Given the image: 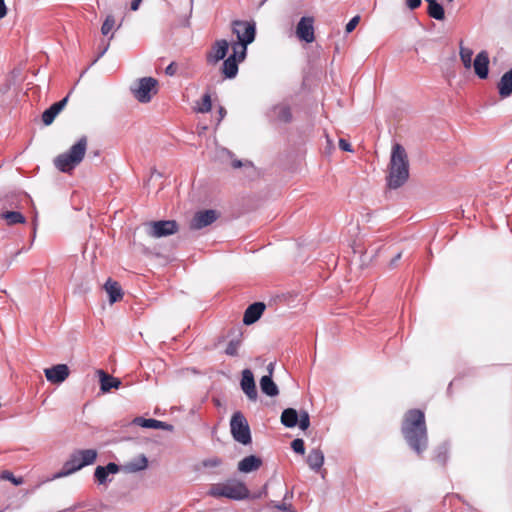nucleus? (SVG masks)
Listing matches in <instances>:
<instances>
[{
	"instance_id": "30",
	"label": "nucleus",
	"mask_w": 512,
	"mask_h": 512,
	"mask_svg": "<svg viewBox=\"0 0 512 512\" xmlns=\"http://www.w3.org/2000/svg\"><path fill=\"white\" fill-rule=\"evenodd\" d=\"M0 218L6 221L9 226L26 223L25 216L18 211H3Z\"/></svg>"
},
{
	"instance_id": "34",
	"label": "nucleus",
	"mask_w": 512,
	"mask_h": 512,
	"mask_svg": "<svg viewBox=\"0 0 512 512\" xmlns=\"http://www.w3.org/2000/svg\"><path fill=\"white\" fill-rule=\"evenodd\" d=\"M435 460L441 464L445 465L448 460V447L446 444H443L437 448V454L435 456Z\"/></svg>"
},
{
	"instance_id": "45",
	"label": "nucleus",
	"mask_w": 512,
	"mask_h": 512,
	"mask_svg": "<svg viewBox=\"0 0 512 512\" xmlns=\"http://www.w3.org/2000/svg\"><path fill=\"white\" fill-rule=\"evenodd\" d=\"M177 72V65L175 62H171L165 69V74L168 76H174Z\"/></svg>"
},
{
	"instance_id": "52",
	"label": "nucleus",
	"mask_w": 512,
	"mask_h": 512,
	"mask_svg": "<svg viewBox=\"0 0 512 512\" xmlns=\"http://www.w3.org/2000/svg\"><path fill=\"white\" fill-rule=\"evenodd\" d=\"M402 257V252H398L390 261V266H395L396 263L401 259Z\"/></svg>"
},
{
	"instance_id": "16",
	"label": "nucleus",
	"mask_w": 512,
	"mask_h": 512,
	"mask_svg": "<svg viewBox=\"0 0 512 512\" xmlns=\"http://www.w3.org/2000/svg\"><path fill=\"white\" fill-rule=\"evenodd\" d=\"M148 467V459L144 454H140L131 460L120 465L121 471L124 473H137Z\"/></svg>"
},
{
	"instance_id": "7",
	"label": "nucleus",
	"mask_w": 512,
	"mask_h": 512,
	"mask_svg": "<svg viewBox=\"0 0 512 512\" xmlns=\"http://www.w3.org/2000/svg\"><path fill=\"white\" fill-rule=\"evenodd\" d=\"M157 85L158 81L155 78L143 77L131 86V92L140 103H148L152 95L157 93Z\"/></svg>"
},
{
	"instance_id": "20",
	"label": "nucleus",
	"mask_w": 512,
	"mask_h": 512,
	"mask_svg": "<svg viewBox=\"0 0 512 512\" xmlns=\"http://www.w3.org/2000/svg\"><path fill=\"white\" fill-rule=\"evenodd\" d=\"M497 89L501 98L509 97L512 94V68L502 75Z\"/></svg>"
},
{
	"instance_id": "19",
	"label": "nucleus",
	"mask_w": 512,
	"mask_h": 512,
	"mask_svg": "<svg viewBox=\"0 0 512 512\" xmlns=\"http://www.w3.org/2000/svg\"><path fill=\"white\" fill-rule=\"evenodd\" d=\"M97 374L99 376L100 381V390L103 393L109 392L112 388H119L121 385V381L118 378H115L108 373H106L104 370H97Z\"/></svg>"
},
{
	"instance_id": "39",
	"label": "nucleus",
	"mask_w": 512,
	"mask_h": 512,
	"mask_svg": "<svg viewBox=\"0 0 512 512\" xmlns=\"http://www.w3.org/2000/svg\"><path fill=\"white\" fill-rule=\"evenodd\" d=\"M115 25V19L112 15H108L101 26V33L108 35Z\"/></svg>"
},
{
	"instance_id": "43",
	"label": "nucleus",
	"mask_w": 512,
	"mask_h": 512,
	"mask_svg": "<svg viewBox=\"0 0 512 512\" xmlns=\"http://www.w3.org/2000/svg\"><path fill=\"white\" fill-rule=\"evenodd\" d=\"M231 165L234 169H238V168H241V167H249L251 169H253V164L250 162V161H242V160H238V159H234L232 162H231Z\"/></svg>"
},
{
	"instance_id": "41",
	"label": "nucleus",
	"mask_w": 512,
	"mask_h": 512,
	"mask_svg": "<svg viewBox=\"0 0 512 512\" xmlns=\"http://www.w3.org/2000/svg\"><path fill=\"white\" fill-rule=\"evenodd\" d=\"M221 464H222V460L219 457L208 458V459L203 460V462H202V465L205 468H214V467L220 466Z\"/></svg>"
},
{
	"instance_id": "54",
	"label": "nucleus",
	"mask_w": 512,
	"mask_h": 512,
	"mask_svg": "<svg viewBox=\"0 0 512 512\" xmlns=\"http://www.w3.org/2000/svg\"><path fill=\"white\" fill-rule=\"evenodd\" d=\"M219 114H220V120L224 117L226 114V110L223 107L219 108Z\"/></svg>"
},
{
	"instance_id": "31",
	"label": "nucleus",
	"mask_w": 512,
	"mask_h": 512,
	"mask_svg": "<svg viewBox=\"0 0 512 512\" xmlns=\"http://www.w3.org/2000/svg\"><path fill=\"white\" fill-rule=\"evenodd\" d=\"M76 453L79 457V460H81V463H79L78 466L83 467L93 464L96 461L98 455L95 449L76 450Z\"/></svg>"
},
{
	"instance_id": "26",
	"label": "nucleus",
	"mask_w": 512,
	"mask_h": 512,
	"mask_svg": "<svg viewBox=\"0 0 512 512\" xmlns=\"http://www.w3.org/2000/svg\"><path fill=\"white\" fill-rule=\"evenodd\" d=\"M306 461L310 469L318 472L324 464V453L319 448H314L309 452Z\"/></svg>"
},
{
	"instance_id": "53",
	"label": "nucleus",
	"mask_w": 512,
	"mask_h": 512,
	"mask_svg": "<svg viewBox=\"0 0 512 512\" xmlns=\"http://www.w3.org/2000/svg\"><path fill=\"white\" fill-rule=\"evenodd\" d=\"M275 364L273 362L269 363L267 366L268 375H273Z\"/></svg>"
},
{
	"instance_id": "55",
	"label": "nucleus",
	"mask_w": 512,
	"mask_h": 512,
	"mask_svg": "<svg viewBox=\"0 0 512 512\" xmlns=\"http://www.w3.org/2000/svg\"><path fill=\"white\" fill-rule=\"evenodd\" d=\"M33 230H34V231L36 230V223H35V222H34Z\"/></svg>"
},
{
	"instance_id": "9",
	"label": "nucleus",
	"mask_w": 512,
	"mask_h": 512,
	"mask_svg": "<svg viewBox=\"0 0 512 512\" xmlns=\"http://www.w3.org/2000/svg\"><path fill=\"white\" fill-rule=\"evenodd\" d=\"M296 36L306 43H312L315 40L314 18L312 16L302 17L296 26Z\"/></svg>"
},
{
	"instance_id": "25",
	"label": "nucleus",
	"mask_w": 512,
	"mask_h": 512,
	"mask_svg": "<svg viewBox=\"0 0 512 512\" xmlns=\"http://www.w3.org/2000/svg\"><path fill=\"white\" fill-rule=\"evenodd\" d=\"M238 61L236 59V55H230L228 58L224 59L222 65V73L225 78L233 79L238 74Z\"/></svg>"
},
{
	"instance_id": "18",
	"label": "nucleus",
	"mask_w": 512,
	"mask_h": 512,
	"mask_svg": "<svg viewBox=\"0 0 512 512\" xmlns=\"http://www.w3.org/2000/svg\"><path fill=\"white\" fill-rule=\"evenodd\" d=\"M68 101V96L63 98L62 100L53 103L48 109H46L42 114V121L45 125H50L53 123L56 116L62 111Z\"/></svg>"
},
{
	"instance_id": "36",
	"label": "nucleus",
	"mask_w": 512,
	"mask_h": 512,
	"mask_svg": "<svg viewBox=\"0 0 512 512\" xmlns=\"http://www.w3.org/2000/svg\"><path fill=\"white\" fill-rule=\"evenodd\" d=\"M241 345V340L240 339H232L229 341L226 349H225V353L229 356H237L238 355V349Z\"/></svg>"
},
{
	"instance_id": "5",
	"label": "nucleus",
	"mask_w": 512,
	"mask_h": 512,
	"mask_svg": "<svg viewBox=\"0 0 512 512\" xmlns=\"http://www.w3.org/2000/svg\"><path fill=\"white\" fill-rule=\"evenodd\" d=\"M230 431L233 439L243 445L252 442L251 431L247 419L242 412H234L230 420Z\"/></svg>"
},
{
	"instance_id": "23",
	"label": "nucleus",
	"mask_w": 512,
	"mask_h": 512,
	"mask_svg": "<svg viewBox=\"0 0 512 512\" xmlns=\"http://www.w3.org/2000/svg\"><path fill=\"white\" fill-rule=\"evenodd\" d=\"M104 288L109 296V302L111 304L122 299L123 291L118 282L113 281L111 278H109L106 281Z\"/></svg>"
},
{
	"instance_id": "49",
	"label": "nucleus",
	"mask_w": 512,
	"mask_h": 512,
	"mask_svg": "<svg viewBox=\"0 0 512 512\" xmlns=\"http://www.w3.org/2000/svg\"><path fill=\"white\" fill-rule=\"evenodd\" d=\"M8 9L5 4V0H0V19L4 18L7 15Z\"/></svg>"
},
{
	"instance_id": "21",
	"label": "nucleus",
	"mask_w": 512,
	"mask_h": 512,
	"mask_svg": "<svg viewBox=\"0 0 512 512\" xmlns=\"http://www.w3.org/2000/svg\"><path fill=\"white\" fill-rule=\"evenodd\" d=\"M261 465H262L261 458L255 456V455H250V456L243 458L238 463V470L242 473H250V472L255 471L258 468H260Z\"/></svg>"
},
{
	"instance_id": "40",
	"label": "nucleus",
	"mask_w": 512,
	"mask_h": 512,
	"mask_svg": "<svg viewBox=\"0 0 512 512\" xmlns=\"http://www.w3.org/2000/svg\"><path fill=\"white\" fill-rule=\"evenodd\" d=\"M291 448L295 453L303 455L305 453V443L303 439L296 438L291 442Z\"/></svg>"
},
{
	"instance_id": "51",
	"label": "nucleus",
	"mask_w": 512,
	"mask_h": 512,
	"mask_svg": "<svg viewBox=\"0 0 512 512\" xmlns=\"http://www.w3.org/2000/svg\"><path fill=\"white\" fill-rule=\"evenodd\" d=\"M141 2L142 0H132L130 5L131 10L137 11L139 9Z\"/></svg>"
},
{
	"instance_id": "17",
	"label": "nucleus",
	"mask_w": 512,
	"mask_h": 512,
	"mask_svg": "<svg viewBox=\"0 0 512 512\" xmlns=\"http://www.w3.org/2000/svg\"><path fill=\"white\" fill-rule=\"evenodd\" d=\"M265 310V304L262 302H255L247 307L243 316V323L251 325L258 321Z\"/></svg>"
},
{
	"instance_id": "14",
	"label": "nucleus",
	"mask_w": 512,
	"mask_h": 512,
	"mask_svg": "<svg viewBox=\"0 0 512 512\" xmlns=\"http://www.w3.org/2000/svg\"><path fill=\"white\" fill-rule=\"evenodd\" d=\"M44 373L49 382L60 384L69 376V368L66 364H57L46 368Z\"/></svg>"
},
{
	"instance_id": "11",
	"label": "nucleus",
	"mask_w": 512,
	"mask_h": 512,
	"mask_svg": "<svg viewBox=\"0 0 512 512\" xmlns=\"http://www.w3.org/2000/svg\"><path fill=\"white\" fill-rule=\"evenodd\" d=\"M229 49V43L225 39L217 40L211 46V49L206 54V61L208 64L215 65L223 60Z\"/></svg>"
},
{
	"instance_id": "27",
	"label": "nucleus",
	"mask_w": 512,
	"mask_h": 512,
	"mask_svg": "<svg viewBox=\"0 0 512 512\" xmlns=\"http://www.w3.org/2000/svg\"><path fill=\"white\" fill-rule=\"evenodd\" d=\"M79 463H81V460H79V457L75 451L71 454L69 460L64 463L62 471L58 474V476H67L82 469L83 466H78Z\"/></svg>"
},
{
	"instance_id": "3",
	"label": "nucleus",
	"mask_w": 512,
	"mask_h": 512,
	"mask_svg": "<svg viewBox=\"0 0 512 512\" xmlns=\"http://www.w3.org/2000/svg\"><path fill=\"white\" fill-rule=\"evenodd\" d=\"M86 150L87 137L82 136L67 152L58 155L54 159L55 167L63 173H70L82 162Z\"/></svg>"
},
{
	"instance_id": "22",
	"label": "nucleus",
	"mask_w": 512,
	"mask_h": 512,
	"mask_svg": "<svg viewBox=\"0 0 512 512\" xmlns=\"http://www.w3.org/2000/svg\"><path fill=\"white\" fill-rule=\"evenodd\" d=\"M273 116L276 120L283 123H290L292 121V112L288 104L279 103L272 108Z\"/></svg>"
},
{
	"instance_id": "32",
	"label": "nucleus",
	"mask_w": 512,
	"mask_h": 512,
	"mask_svg": "<svg viewBox=\"0 0 512 512\" xmlns=\"http://www.w3.org/2000/svg\"><path fill=\"white\" fill-rule=\"evenodd\" d=\"M428 14L430 17L436 20H443L445 18L443 6L436 0L432 3H428Z\"/></svg>"
},
{
	"instance_id": "33",
	"label": "nucleus",
	"mask_w": 512,
	"mask_h": 512,
	"mask_svg": "<svg viewBox=\"0 0 512 512\" xmlns=\"http://www.w3.org/2000/svg\"><path fill=\"white\" fill-rule=\"evenodd\" d=\"M460 59L466 69H469L472 65L473 51L469 48L460 46Z\"/></svg>"
},
{
	"instance_id": "6",
	"label": "nucleus",
	"mask_w": 512,
	"mask_h": 512,
	"mask_svg": "<svg viewBox=\"0 0 512 512\" xmlns=\"http://www.w3.org/2000/svg\"><path fill=\"white\" fill-rule=\"evenodd\" d=\"M232 31L236 34L238 41L232 45V49L237 53L240 45H249L255 40L256 26L254 22L235 20L232 22Z\"/></svg>"
},
{
	"instance_id": "1",
	"label": "nucleus",
	"mask_w": 512,
	"mask_h": 512,
	"mask_svg": "<svg viewBox=\"0 0 512 512\" xmlns=\"http://www.w3.org/2000/svg\"><path fill=\"white\" fill-rule=\"evenodd\" d=\"M401 432L408 446L417 455H421L428 448V434L423 411L408 410L402 421Z\"/></svg>"
},
{
	"instance_id": "44",
	"label": "nucleus",
	"mask_w": 512,
	"mask_h": 512,
	"mask_svg": "<svg viewBox=\"0 0 512 512\" xmlns=\"http://www.w3.org/2000/svg\"><path fill=\"white\" fill-rule=\"evenodd\" d=\"M359 20V16H354L352 19H350V21L346 24L345 31L347 33H351L356 28L357 24L359 23Z\"/></svg>"
},
{
	"instance_id": "42",
	"label": "nucleus",
	"mask_w": 512,
	"mask_h": 512,
	"mask_svg": "<svg viewBox=\"0 0 512 512\" xmlns=\"http://www.w3.org/2000/svg\"><path fill=\"white\" fill-rule=\"evenodd\" d=\"M247 46L248 45H240V47L237 49V53H235L233 51V53L231 54V55H236V59H237L238 63L244 61V59L246 58Z\"/></svg>"
},
{
	"instance_id": "2",
	"label": "nucleus",
	"mask_w": 512,
	"mask_h": 512,
	"mask_svg": "<svg viewBox=\"0 0 512 512\" xmlns=\"http://www.w3.org/2000/svg\"><path fill=\"white\" fill-rule=\"evenodd\" d=\"M409 178V161L404 147L398 143L392 147L387 176V186L397 189L403 186Z\"/></svg>"
},
{
	"instance_id": "48",
	"label": "nucleus",
	"mask_w": 512,
	"mask_h": 512,
	"mask_svg": "<svg viewBox=\"0 0 512 512\" xmlns=\"http://www.w3.org/2000/svg\"><path fill=\"white\" fill-rule=\"evenodd\" d=\"M406 4L411 10H414L421 5V0H406Z\"/></svg>"
},
{
	"instance_id": "8",
	"label": "nucleus",
	"mask_w": 512,
	"mask_h": 512,
	"mask_svg": "<svg viewBox=\"0 0 512 512\" xmlns=\"http://www.w3.org/2000/svg\"><path fill=\"white\" fill-rule=\"evenodd\" d=\"M149 235L154 238H162L178 231V224L175 220H160L149 223Z\"/></svg>"
},
{
	"instance_id": "29",
	"label": "nucleus",
	"mask_w": 512,
	"mask_h": 512,
	"mask_svg": "<svg viewBox=\"0 0 512 512\" xmlns=\"http://www.w3.org/2000/svg\"><path fill=\"white\" fill-rule=\"evenodd\" d=\"M281 423L287 428H294L298 424V412L294 408H286L281 414Z\"/></svg>"
},
{
	"instance_id": "46",
	"label": "nucleus",
	"mask_w": 512,
	"mask_h": 512,
	"mask_svg": "<svg viewBox=\"0 0 512 512\" xmlns=\"http://www.w3.org/2000/svg\"><path fill=\"white\" fill-rule=\"evenodd\" d=\"M339 147H340V149H341V150H343V151H346V152H352V146H351V144H350L347 140H345V139H342V138H341V139L339 140Z\"/></svg>"
},
{
	"instance_id": "13",
	"label": "nucleus",
	"mask_w": 512,
	"mask_h": 512,
	"mask_svg": "<svg viewBox=\"0 0 512 512\" xmlns=\"http://www.w3.org/2000/svg\"><path fill=\"white\" fill-rule=\"evenodd\" d=\"M241 389L251 401H256L258 393L254 380L253 373L250 369H244L242 371V378L240 382Z\"/></svg>"
},
{
	"instance_id": "12",
	"label": "nucleus",
	"mask_w": 512,
	"mask_h": 512,
	"mask_svg": "<svg viewBox=\"0 0 512 512\" xmlns=\"http://www.w3.org/2000/svg\"><path fill=\"white\" fill-rule=\"evenodd\" d=\"M121 471L120 465L109 462L105 466H97L94 471V479L95 482L98 483V485H107L109 482L112 481L111 478H109L110 475L117 474Z\"/></svg>"
},
{
	"instance_id": "35",
	"label": "nucleus",
	"mask_w": 512,
	"mask_h": 512,
	"mask_svg": "<svg viewBox=\"0 0 512 512\" xmlns=\"http://www.w3.org/2000/svg\"><path fill=\"white\" fill-rule=\"evenodd\" d=\"M212 103H211V96L209 93H205L202 97V103L200 106L195 108V110L199 113H207L211 110Z\"/></svg>"
},
{
	"instance_id": "4",
	"label": "nucleus",
	"mask_w": 512,
	"mask_h": 512,
	"mask_svg": "<svg viewBox=\"0 0 512 512\" xmlns=\"http://www.w3.org/2000/svg\"><path fill=\"white\" fill-rule=\"evenodd\" d=\"M209 495L213 497H226L232 500H243L248 498L249 490L241 481L228 480L223 484L212 485Z\"/></svg>"
},
{
	"instance_id": "10",
	"label": "nucleus",
	"mask_w": 512,
	"mask_h": 512,
	"mask_svg": "<svg viewBox=\"0 0 512 512\" xmlns=\"http://www.w3.org/2000/svg\"><path fill=\"white\" fill-rule=\"evenodd\" d=\"M218 218V213L213 209L198 211L194 214L190 221L191 230H200L215 222Z\"/></svg>"
},
{
	"instance_id": "38",
	"label": "nucleus",
	"mask_w": 512,
	"mask_h": 512,
	"mask_svg": "<svg viewBox=\"0 0 512 512\" xmlns=\"http://www.w3.org/2000/svg\"><path fill=\"white\" fill-rule=\"evenodd\" d=\"M301 430H307L310 426V416L307 411L303 410L298 414V424Z\"/></svg>"
},
{
	"instance_id": "24",
	"label": "nucleus",
	"mask_w": 512,
	"mask_h": 512,
	"mask_svg": "<svg viewBox=\"0 0 512 512\" xmlns=\"http://www.w3.org/2000/svg\"><path fill=\"white\" fill-rule=\"evenodd\" d=\"M134 423L143 427V428H151V429H163V430H172L173 426L162 422L156 419H146L143 417H137L134 419Z\"/></svg>"
},
{
	"instance_id": "50",
	"label": "nucleus",
	"mask_w": 512,
	"mask_h": 512,
	"mask_svg": "<svg viewBox=\"0 0 512 512\" xmlns=\"http://www.w3.org/2000/svg\"><path fill=\"white\" fill-rule=\"evenodd\" d=\"M108 49L109 43L103 45L93 63L97 62L108 51Z\"/></svg>"
},
{
	"instance_id": "28",
	"label": "nucleus",
	"mask_w": 512,
	"mask_h": 512,
	"mask_svg": "<svg viewBox=\"0 0 512 512\" xmlns=\"http://www.w3.org/2000/svg\"><path fill=\"white\" fill-rule=\"evenodd\" d=\"M260 388L264 394L270 397H275L279 394V389L271 375L262 376L260 379Z\"/></svg>"
},
{
	"instance_id": "47",
	"label": "nucleus",
	"mask_w": 512,
	"mask_h": 512,
	"mask_svg": "<svg viewBox=\"0 0 512 512\" xmlns=\"http://www.w3.org/2000/svg\"><path fill=\"white\" fill-rule=\"evenodd\" d=\"M275 507L278 510H281L284 512H295V510L292 509L291 505H286L285 503L276 504Z\"/></svg>"
},
{
	"instance_id": "37",
	"label": "nucleus",
	"mask_w": 512,
	"mask_h": 512,
	"mask_svg": "<svg viewBox=\"0 0 512 512\" xmlns=\"http://www.w3.org/2000/svg\"><path fill=\"white\" fill-rule=\"evenodd\" d=\"M0 478L3 480L11 481L15 486H19L24 482L22 477H15L13 473L9 470H4L1 473Z\"/></svg>"
},
{
	"instance_id": "15",
	"label": "nucleus",
	"mask_w": 512,
	"mask_h": 512,
	"mask_svg": "<svg viewBox=\"0 0 512 512\" xmlns=\"http://www.w3.org/2000/svg\"><path fill=\"white\" fill-rule=\"evenodd\" d=\"M473 67L475 74L480 79H486L489 74V55L488 52L485 50L480 51L474 61H473Z\"/></svg>"
}]
</instances>
